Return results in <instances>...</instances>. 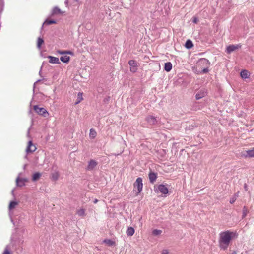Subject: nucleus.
Wrapping results in <instances>:
<instances>
[{
    "label": "nucleus",
    "mask_w": 254,
    "mask_h": 254,
    "mask_svg": "<svg viewBox=\"0 0 254 254\" xmlns=\"http://www.w3.org/2000/svg\"><path fill=\"white\" fill-rule=\"evenodd\" d=\"M235 235V233L229 230L221 232L219 240V244L220 248L223 250L227 249Z\"/></svg>",
    "instance_id": "nucleus-1"
},
{
    "label": "nucleus",
    "mask_w": 254,
    "mask_h": 254,
    "mask_svg": "<svg viewBox=\"0 0 254 254\" xmlns=\"http://www.w3.org/2000/svg\"><path fill=\"white\" fill-rule=\"evenodd\" d=\"M33 109L38 115L43 116L44 117H47L49 115L48 112L44 108L39 107L38 105H34Z\"/></svg>",
    "instance_id": "nucleus-2"
},
{
    "label": "nucleus",
    "mask_w": 254,
    "mask_h": 254,
    "mask_svg": "<svg viewBox=\"0 0 254 254\" xmlns=\"http://www.w3.org/2000/svg\"><path fill=\"white\" fill-rule=\"evenodd\" d=\"M133 186L134 188H136L137 189V192L136 193L137 194L141 192L143 188L142 179L141 177L137 178L134 182Z\"/></svg>",
    "instance_id": "nucleus-3"
},
{
    "label": "nucleus",
    "mask_w": 254,
    "mask_h": 254,
    "mask_svg": "<svg viewBox=\"0 0 254 254\" xmlns=\"http://www.w3.org/2000/svg\"><path fill=\"white\" fill-rule=\"evenodd\" d=\"M210 62L206 58L200 59L196 64V66L200 68L204 67L205 66H210Z\"/></svg>",
    "instance_id": "nucleus-4"
},
{
    "label": "nucleus",
    "mask_w": 254,
    "mask_h": 254,
    "mask_svg": "<svg viewBox=\"0 0 254 254\" xmlns=\"http://www.w3.org/2000/svg\"><path fill=\"white\" fill-rule=\"evenodd\" d=\"M155 192L159 191L162 194H167L168 193V189L167 185L160 184L158 186L157 189L154 190Z\"/></svg>",
    "instance_id": "nucleus-5"
},
{
    "label": "nucleus",
    "mask_w": 254,
    "mask_h": 254,
    "mask_svg": "<svg viewBox=\"0 0 254 254\" xmlns=\"http://www.w3.org/2000/svg\"><path fill=\"white\" fill-rule=\"evenodd\" d=\"M241 47L242 45L241 44H238L237 45H230L227 47L226 52L227 54H231L236 50L241 48Z\"/></svg>",
    "instance_id": "nucleus-6"
},
{
    "label": "nucleus",
    "mask_w": 254,
    "mask_h": 254,
    "mask_svg": "<svg viewBox=\"0 0 254 254\" xmlns=\"http://www.w3.org/2000/svg\"><path fill=\"white\" fill-rule=\"evenodd\" d=\"M128 64L130 65V70L133 73L136 72L137 70V63L135 60H130L128 61Z\"/></svg>",
    "instance_id": "nucleus-7"
},
{
    "label": "nucleus",
    "mask_w": 254,
    "mask_h": 254,
    "mask_svg": "<svg viewBox=\"0 0 254 254\" xmlns=\"http://www.w3.org/2000/svg\"><path fill=\"white\" fill-rule=\"evenodd\" d=\"M146 121L150 125H155L157 124V120L156 117L152 115H148L145 118Z\"/></svg>",
    "instance_id": "nucleus-8"
},
{
    "label": "nucleus",
    "mask_w": 254,
    "mask_h": 254,
    "mask_svg": "<svg viewBox=\"0 0 254 254\" xmlns=\"http://www.w3.org/2000/svg\"><path fill=\"white\" fill-rule=\"evenodd\" d=\"M36 149V146L33 144L32 141H29L26 151L27 153H32Z\"/></svg>",
    "instance_id": "nucleus-9"
},
{
    "label": "nucleus",
    "mask_w": 254,
    "mask_h": 254,
    "mask_svg": "<svg viewBox=\"0 0 254 254\" xmlns=\"http://www.w3.org/2000/svg\"><path fill=\"white\" fill-rule=\"evenodd\" d=\"M97 164V162L95 160H90L88 162L86 169L88 171H92L95 168Z\"/></svg>",
    "instance_id": "nucleus-10"
},
{
    "label": "nucleus",
    "mask_w": 254,
    "mask_h": 254,
    "mask_svg": "<svg viewBox=\"0 0 254 254\" xmlns=\"http://www.w3.org/2000/svg\"><path fill=\"white\" fill-rule=\"evenodd\" d=\"M148 176L150 183L153 184L156 180L157 174L152 171H150Z\"/></svg>",
    "instance_id": "nucleus-11"
},
{
    "label": "nucleus",
    "mask_w": 254,
    "mask_h": 254,
    "mask_svg": "<svg viewBox=\"0 0 254 254\" xmlns=\"http://www.w3.org/2000/svg\"><path fill=\"white\" fill-rule=\"evenodd\" d=\"M206 95V92L205 90H201L195 95L196 100H199Z\"/></svg>",
    "instance_id": "nucleus-12"
},
{
    "label": "nucleus",
    "mask_w": 254,
    "mask_h": 254,
    "mask_svg": "<svg viewBox=\"0 0 254 254\" xmlns=\"http://www.w3.org/2000/svg\"><path fill=\"white\" fill-rule=\"evenodd\" d=\"M47 58L49 59V63L51 64H60L59 59L57 57H53L52 56H48Z\"/></svg>",
    "instance_id": "nucleus-13"
},
{
    "label": "nucleus",
    "mask_w": 254,
    "mask_h": 254,
    "mask_svg": "<svg viewBox=\"0 0 254 254\" xmlns=\"http://www.w3.org/2000/svg\"><path fill=\"white\" fill-rule=\"evenodd\" d=\"M172 68V64L171 62H167L165 63L164 69L167 72H169Z\"/></svg>",
    "instance_id": "nucleus-14"
},
{
    "label": "nucleus",
    "mask_w": 254,
    "mask_h": 254,
    "mask_svg": "<svg viewBox=\"0 0 254 254\" xmlns=\"http://www.w3.org/2000/svg\"><path fill=\"white\" fill-rule=\"evenodd\" d=\"M185 46L187 49H190L193 47V44L191 40L188 39L186 41Z\"/></svg>",
    "instance_id": "nucleus-15"
},
{
    "label": "nucleus",
    "mask_w": 254,
    "mask_h": 254,
    "mask_svg": "<svg viewBox=\"0 0 254 254\" xmlns=\"http://www.w3.org/2000/svg\"><path fill=\"white\" fill-rule=\"evenodd\" d=\"M41 176V174L39 172H35L32 175V180L33 182H35L38 180L40 177Z\"/></svg>",
    "instance_id": "nucleus-16"
},
{
    "label": "nucleus",
    "mask_w": 254,
    "mask_h": 254,
    "mask_svg": "<svg viewBox=\"0 0 254 254\" xmlns=\"http://www.w3.org/2000/svg\"><path fill=\"white\" fill-rule=\"evenodd\" d=\"M240 76L243 79L249 78V72L247 70H242L240 72Z\"/></svg>",
    "instance_id": "nucleus-17"
},
{
    "label": "nucleus",
    "mask_w": 254,
    "mask_h": 254,
    "mask_svg": "<svg viewBox=\"0 0 254 254\" xmlns=\"http://www.w3.org/2000/svg\"><path fill=\"white\" fill-rule=\"evenodd\" d=\"M134 233V229L132 227H128L126 231V234L128 236H132Z\"/></svg>",
    "instance_id": "nucleus-18"
},
{
    "label": "nucleus",
    "mask_w": 254,
    "mask_h": 254,
    "mask_svg": "<svg viewBox=\"0 0 254 254\" xmlns=\"http://www.w3.org/2000/svg\"><path fill=\"white\" fill-rule=\"evenodd\" d=\"M56 21L55 20L47 19L43 23V25L41 27V29L43 28V25L44 24L48 25H51V24H56Z\"/></svg>",
    "instance_id": "nucleus-19"
},
{
    "label": "nucleus",
    "mask_w": 254,
    "mask_h": 254,
    "mask_svg": "<svg viewBox=\"0 0 254 254\" xmlns=\"http://www.w3.org/2000/svg\"><path fill=\"white\" fill-rule=\"evenodd\" d=\"M60 60L64 63L67 64L70 61V57L67 55L61 56L60 57Z\"/></svg>",
    "instance_id": "nucleus-20"
},
{
    "label": "nucleus",
    "mask_w": 254,
    "mask_h": 254,
    "mask_svg": "<svg viewBox=\"0 0 254 254\" xmlns=\"http://www.w3.org/2000/svg\"><path fill=\"white\" fill-rule=\"evenodd\" d=\"M103 242L109 246H112L115 244V241H114L111 239H105L103 241Z\"/></svg>",
    "instance_id": "nucleus-21"
},
{
    "label": "nucleus",
    "mask_w": 254,
    "mask_h": 254,
    "mask_svg": "<svg viewBox=\"0 0 254 254\" xmlns=\"http://www.w3.org/2000/svg\"><path fill=\"white\" fill-rule=\"evenodd\" d=\"M82 95V93L79 92L78 93L77 99L75 103V105L79 104L83 100Z\"/></svg>",
    "instance_id": "nucleus-22"
},
{
    "label": "nucleus",
    "mask_w": 254,
    "mask_h": 254,
    "mask_svg": "<svg viewBox=\"0 0 254 254\" xmlns=\"http://www.w3.org/2000/svg\"><path fill=\"white\" fill-rule=\"evenodd\" d=\"M97 132L93 128L90 129L89 136L91 138L94 139L96 137Z\"/></svg>",
    "instance_id": "nucleus-23"
},
{
    "label": "nucleus",
    "mask_w": 254,
    "mask_h": 254,
    "mask_svg": "<svg viewBox=\"0 0 254 254\" xmlns=\"http://www.w3.org/2000/svg\"><path fill=\"white\" fill-rule=\"evenodd\" d=\"M44 41L43 38L41 37H38L37 39V47L38 49H41V45L44 43Z\"/></svg>",
    "instance_id": "nucleus-24"
},
{
    "label": "nucleus",
    "mask_w": 254,
    "mask_h": 254,
    "mask_svg": "<svg viewBox=\"0 0 254 254\" xmlns=\"http://www.w3.org/2000/svg\"><path fill=\"white\" fill-rule=\"evenodd\" d=\"M16 185L18 187H23L25 185V183L23 182H21L20 177L18 176L16 179Z\"/></svg>",
    "instance_id": "nucleus-25"
},
{
    "label": "nucleus",
    "mask_w": 254,
    "mask_h": 254,
    "mask_svg": "<svg viewBox=\"0 0 254 254\" xmlns=\"http://www.w3.org/2000/svg\"><path fill=\"white\" fill-rule=\"evenodd\" d=\"M62 13L61 9L59 8L58 7H55L52 10V15H55L57 14H61Z\"/></svg>",
    "instance_id": "nucleus-26"
},
{
    "label": "nucleus",
    "mask_w": 254,
    "mask_h": 254,
    "mask_svg": "<svg viewBox=\"0 0 254 254\" xmlns=\"http://www.w3.org/2000/svg\"><path fill=\"white\" fill-rule=\"evenodd\" d=\"M209 66H205L203 67V69L201 71H199L198 72H197V74H202L204 73H207L209 72Z\"/></svg>",
    "instance_id": "nucleus-27"
},
{
    "label": "nucleus",
    "mask_w": 254,
    "mask_h": 254,
    "mask_svg": "<svg viewBox=\"0 0 254 254\" xmlns=\"http://www.w3.org/2000/svg\"><path fill=\"white\" fill-rule=\"evenodd\" d=\"M17 204H18V203L16 201H10L9 205V209L11 210V209H13Z\"/></svg>",
    "instance_id": "nucleus-28"
},
{
    "label": "nucleus",
    "mask_w": 254,
    "mask_h": 254,
    "mask_svg": "<svg viewBox=\"0 0 254 254\" xmlns=\"http://www.w3.org/2000/svg\"><path fill=\"white\" fill-rule=\"evenodd\" d=\"M248 153V150L242 151L240 153V156L241 157H243V158H246L247 157H249Z\"/></svg>",
    "instance_id": "nucleus-29"
},
{
    "label": "nucleus",
    "mask_w": 254,
    "mask_h": 254,
    "mask_svg": "<svg viewBox=\"0 0 254 254\" xmlns=\"http://www.w3.org/2000/svg\"><path fill=\"white\" fill-rule=\"evenodd\" d=\"M248 152L249 157H254V147L251 150H248Z\"/></svg>",
    "instance_id": "nucleus-30"
},
{
    "label": "nucleus",
    "mask_w": 254,
    "mask_h": 254,
    "mask_svg": "<svg viewBox=\"0 0 254 254\" xmlns=\"http://www.w3.org/2000/svg\"><path fill=\"white\" fill-rule=\"evenodd\" d=\"M162 233V231L158 229H154L152 231V233L154 236H157Z\"/></svg>",
    "instance_id": "nucleus-31"
},
{
    "label": "nucleus",
    "mask_w": 254,
    "mask_h": 254,
    "mask_svg": "<svg viewBox=\"0 0 254 254\" xmlns=\"http://www.w3.org/2000/svg\"><path fill=\"white\" fill-rule=\"evenodd\" d=\"M247 213H248V209L246 206H244L243 208V214H242L243 218H245L247 216Z\"/></svg>",
    "instance_id": "nucleus-32"
},
{
    "label": "nucleus",
    "mask_w": 254,
    "mask_h": 254,
    "mask_svg": "<svg viewBox=\"0 0 254 254\" xmlns=\"http://www.w3.org/2000/svg\"><path fill=\"white\" fill-rule=\"evenodd\" d=\"M59 178V174L57 172H55L52 174V179L54 181H56L58 180Z\"/></svg>",
    "instance_id": "nucleus-33"
},
{
    "label": "nucleus",
    "mask_w": 254,
    "mask_h": 254,
    "mask_svg": "<svg viewBox=\"0 0 254 254\" xmlns=\"http://www.w3.org/2000/svg\"><path fill=\"white\" fill-rule=\"evenodd\" d=\"M77 214L78 215L80 216H83L85 215V210L83 209H80L77 212Z\"/></svg>",
    "instance_id": "nucleus-34"
},
{
    "label": "nucleus",
    "mask_w": 254,
    "mask_h": 254,
    "mask_svg": "<svg viewBox=\"0 0 254 254\" xmlns=\"http://www.w3.org/2000/svg\"><path fill=\"white\" fill-rule=\"evenodd\" d=\"M4 7V2L3 0H0V10L3 11Z\"/></svg>",
    "instance_id": "nucleus-35"
},
{
    "label": "nucleus",
    "mask_w": 254,
    "mask_h": 254,
    "mask_svg": "<svg viewBox=\"0 0 254 254\" xmlns=\"http://www.w3.org/2000/svg\"><path fill=\"white\" fill-rule=\"evenodd\" d=\"M65 54H69L72 56L74 55V52L73 51H70V50H65Z\"/></svg>",
    "instance_id": "nucleus-36"
},
{
    "label": "nucleus",
    "mask_w": 254,
    "mask_h": 254,
    "mask_svg": "<svg viewBox=\"0 0 254 254\" xmlns=\"http://www.w3.org/2000/svg\"><path fill=\"white\" fill-rule=\"evenodd\" d=\"M10 254V251L8 250L7 246L2 254Z\"/></svg>",
    "instance_id": "nucleus-37"
},
{
    "label": "nucleus",
    "mask_w": 254,
    "mask_h": 254,
    "mask_svg": "<svg viewBox=\"0 0 254 254\" xmlns=\"http://www.w3.org/2000/svg\"><path fill=\"white\" fill-rule=\"evenodd\" d=\"M110 97L108 96L106 98H105L104 99V102L105 103H107L109 102V101H110Z\"/></svg>",
    "instance_id": "nucleus-38"
},
{
    "label": "nucleus",
    "mask_w": 254,
    "mask_h": 254,
    "mask_svg": "<svg viewBox=\"0 0 254 254\" xmlns=\"http://www.w3.org/2000/svg\"><path fill=\"white\" fill-rule=\"evenodd\" d=\"M20 179L21 182H23L24 183H25V182H28V179L27 178H20Z\"/></svg>",
    "instance_id": "nucleus-39"
},
{
    "label": "nucleus",
    "mask_w": 254,
    "mask_h": 254,
    "mask_svg": "<svg viewBox=\"0 0 254 254\" xmlns=\"http://www.w3.org/2000/svg\"><path fill=\"white\" fill-rule=\"evenodd\" d=\"M236 198L235 197H233V198H231L230 199V203L231 204H233L235 202V201H236Z\"/></svg>",
    "instance_id": "nucleus-40"
},
{
    "label": "nucleus",
    "mask_w": 254,
    "mask_h": 254,
    "mask_svg": "<svg viewBox=\"0 0 254 254\" xmlns=\"http://www.w3.org/2000/svg\"><path fill=\"white\" fill-rule=\"evenodd\" d=\"M198 19L197 18H196V17L193 18V20H192L193 23L196 24L198 22Z\"/></svg>",
    "instance_id": "nucleus-41"
},
{
    "label": "nucleus",
    "mask_w": 254,
    "mask_h": 254,
    "mask_svg": "<svg viewBox=\"0 0 254 254\" xmlns=\"http://www.w3.org/2000/svg\"><path fill=\"white\" fill-rule=\"evenodd\" d=\"M41 79H39L36 82L34 83V85H33V92H34V89H35V84L36 83L38 82H40L41 81Z\"/></svg>",
    "instance_id": "nucleus-42"
},
{
    "label": "nucleus",
    "mask_w": 254,
    "mask_h": 254,
    "mask_svg": "<svg viewBox=\"0 0 254 254\" xmlns=\"http://www.w3.org/2000/svg\"><path fill=\"white\" fill-rule=\"evenodd\" d=\"M58 52L59 54H60L61 55L65 54V51H59Z\"/></svg>",
    "instance_id": "nucleus-43"
},
{
    "label": "nucleus",
    "mask_w": 254,
    "mask_h": 254,
    "mask_svg": "<svg viewBox=\"0 0 254 254\" xmlns=\"http://www.w3.org/2000/svg\"><path fill=\"white\" fill-rule=\"evenodd\" d=\"M162 254H169L167 250H163Z\"/></svg>",
    "instance_id": "nucleus-44"
},
{
    "label": "nucleus",
    "mask_w": 254,
    "mask_h": 254,
    "mask_svg": "<svg viewBox=\"0 0 254 254\" xmlns=\"http://www.w3.org/2000/svg\"><path fill=\"white\" fill-rule=\"evenodd\" d=\"M98 201V199H95L94 200V203H96Z\"/></svg>",
    "instance_id": "nucleus-45"
},
{
    "label": "nucleus",
    "mask_w": 254,
    "mask_h": 254,
    "mask_svg": "<svg viewBox=\"0 0 254 254\" xmlns=\"http://www.w3.org/2000/svg\"><path fill=\"white\" fill-rule=\"evenodd\" d=\"M65 5H68V1H67V0H66V1H65Z\"/></svg>",
    "instance_id": "nucleus-46"
},
{
    "label": "nucleus",
    "mask_w": 254,
    "mask_h": 254,
    "mask_svg": "<svg viewBox=\"0 0 254 254\" xmlns=\"http://www.w3.org/2000/svg\"><path fill=\"white\" fill-rule=\"evenodd\" d=\"M42 66H41V69H40V71H39V75H41V70H42Z\"/></svg>",
    "instance_id": "nucleus-47"
},
{
    "label": "nucleus",
    "mask_w": 254,
    "mask_h": 254,
    "mask_svg": "<svg viewBox=\"0 0 254 254\" xmlns=\"http://www.w3.org/2000/svg\"><path fill=\"white\" fill-rule=\"evenodd\" d=\"M232 254H237V252H236V251H234V252L232 253Z\"/></svg>",
    "instance_id": "nucleus-48"
},
{
    "label": "nucleus",
    "mask_w": 254,
    "mask_h": 254,
    "mask_svg": "<svg viewBox=\"0 0 254 254\" xmlns=\"http://www.w3.org/2000/svg\"><path fill=\"white\" fill-rule=\"evenodd\" d=\"M74 1L76 2H79V0H73Z\"/></svg>",
    "instance_id": "nucleus-49"
},
{
    "label": "nucleus",
    "mask_w": 254,
    "mask_h": 254,
    "mask_svg": "<svg viewBox=\"0 0 254 254\" xmlns=\"http://www.w3.org/2000/svg\"><path fill=\"white\" fill-rule=\"evenodd\" d=\"M194 72H195L196 73H197V72H199V71H197V70H196V71H194Z\"/></svg>",
    "instance_id": "nucleus-50"
},
{
    "label": "nucleus",
    "mask_w": 254,
    "mask_h": 254,
    "mask_svg": "<svg viewBox=\"0 0 254 254\" xmlns=\"http://www.w3.org/2000/svg\"><path fill=\"white\" fill-rule=\"evenodd\" d=\"M246 188H247L246 184H245V188L246 189Z\"/></svg>",
    "instance_id": "nucleus-51"
},
{
    "label": "nucleus",
    "mask_w": 254,
    "mask_h": 254,
    "mask_svg": "<svg viewBox=\"0 0 254 254\" xmlns=\"http://www.w3.org/2000/svg\"><path fill=\"white\" fill-rule=\"evenodd\" d=\"M13 192H14V190H12V193L13 194Z\"/></svg>",
    "instance_id": "nucleus-52"
}]
</instances>
